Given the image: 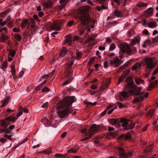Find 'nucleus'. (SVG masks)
<instances>
[{"instance_id":"obj_20","label":"nucleus","mask_w":158,"mask_h":158,"mask_svg":"<svg viewBox=\"0 0 158 158\" xmlns=\"http://www.w3.org/2000/svg\"><path fill=\"white\" fill-rule=\"evenodd\" d=\"M41 122L43 123L44 124L46 127H48L49 125V122L48 119L46 118H43L41 120Z\"/></svg>"},{"instance_id":"obj_1","label":"nucleus","mask_w":158,"mask_h":158,"mask_svg":"<svg viewBox=\"0 0 158 158\" xmlns=\"http://www.w3.org/2000/svg\"><path fill=\"white\" fill-rule=\"evenodd\" d=\"M76 101L74 96L66 97L63 98L60 102V107L64 108L60 109L57 112L59 117L63 118L72 112L71 108L69 106Z\"/></svg>"},{"instance_id":"obj_46","label":"nucleus","mask_w":158,"mask_h":158,"mask_svg":"<svg viewBox=\"0 0 158 158\" xmlns=\"http://www.w3.org/2000/svg\"><path fill=\"white\" fill-rule=\"evenodd\" d=\"M96 41H95V40H93L92 42H90L88 44L89 46H94L97 43Z\"/></svg>"},{"instance_id":"obj_27","label":"nucleus","mask_w":158,"mask_h":158,"mask_svg":"<svg viewBox=\"0 0 158 158\" xmlns=\"http://www.w3.org/2000/svg\"><path fill=\"white\" fill-rule=\"evenodd\" d=\"M153 12V10L152 8H149L146 11L147 16L151 15Z\"/></svg>"},{"instance_id":"obj_42","label":"nucleus","mask_w":158,"mask_h":158,"mask_svg":"<svg viewBox=\"0 0 158 158\" xmlns=\"http://www.w3.org/2000/svg\"><path fill=\"white\" fill-rule=\"evenodd\" d=\"M116 48V46L114 43H112L110 45V47L109 48V50L110 51H112L114 50Z\"/></svg>"},{"instance_id":"obj_16","label":"nucleus","mask_w":158,"mask_h":158,"mask_svg":"<svg viewBox=\"0 0 158 158\" xmlns=\"http://www.w3.org/2000/svg\"><path fill=\"white\" fill-rule=\"evenodd\" d=\"M148 27L151 28H154L157 26L156 23L154 22H150L147 23Z\"/></svg>"},{"instance_id":"obj_44","label":"nucleus","mask_w":158,"mask_h":158,"mask_svg":"<svg viewBox=\"0 0 158 158\" xmlns=\"http://www.w3.org/2000/svg\"><path fill=\"white\" fill-rule=\"evenodd\" d=\"M107 0H97L96 2H98L100 4H105L106 3Z\"/></svg>"},{"instance_id":"obj_23","label":"nucleus","mask_w":158,"mask_h":158,"mask_svg":"<svg viewBox=\"0 0 158 158\" xmlns=\"http://www.w3.org/2000/svg\"><path fill=\"white\" fill-rule=\"evenodd\" d=\"M6 121L5 120V119L1 121V126L5 128H6L9 125V123Z\"/></svg>"},{"instance_id":"obj_8","label":"nucleus","mask_w":158,"mask_h":158,"mask_svg":"<svg viewBox=\"0 0 158 158\" xmlns=\"http://www.w3.org/2000/svg\"><path fill=\"white\" fill-rule=\"evenodd\" d=\"M97 129V128L96 125L94 124L92 125L90 129L85 134L86 135H88L89 134V135H91L92 136L94 133L96 132Z\"/></svg>"},{"instance_id":"obj_36","label":"nucleus","mask_w":158,"mask_h":158,"mask_svg":"<svg viewBox=\"0 0 158 158\" xmlns=\"http://www.w3.org/2000/svg\"><path fill=\"white\" fill-rule=\"evenodd\" d=\"M10 19L9 18H8L3 22H0V25L2 26H3L6 25L7 23L8 22H9V21H10Z\"/></svg>"},{"instance_id":"obj_4","label":"nucleus","mask_w":158,"mask_h":158,"mask_svg":"<svg viewBox=\"0 0 158 158\" xmlns=\"http://www.w3.org/2000/svg\"><path fill=\"white\" fill-rule=\"evenodd\" d=\"M155 59L154 57L145 58L144 62L147 67L151 70L154 69L156 66V63L155 62Z\"/></svg>"},{"instance_id":"obj_5","label":"nucleus","mask_w":158,"mask_h":158,"mask_svg":"<svg viewBox=\"0 0 158 158\" xmlns=\"http://www.w3.org/2000/svg\"><path fill=\"white\" fill-rule=\"evenodd\" d=\"M118 154L120 156V158H128L132 155V153L129 152L126 153L124 149L121 148H118Z\"/></svg>"},{"instance_id":"obj_61","label":"nucleus","mask_w":158,"mask_h":158,"mask_svg":"<svg viewBox=\"0 0 158 158\" xmlns=\"http://www.w3.org/2000/svg\"><path fill=\"white\" fill-rule=\"evenodd\" d=\"M8 23V25L10 27L12 28L13 27V24H12V22L10 20Z\"/></svg>"},{"instance_id":"obj_47","label":"nucleus","mask_w":158,"mask_h":158,"mask_svg":"<svg viewBox=\"0 0 158 158\" xmlns=\"http://www.w3.org/2000/svg\"><path fill=\"white\" fill-rule=\"evenodd\" d=\"M7 67V62L6 61H4L2 64V69L6 68Z\"/></svg>"},{"instance_id":"obj_58","label":"nucleus","mask_w":158,"mask_h":158,"mask_svg":"<svg viewBox=\"0 0 158 158\" xmlns=\"http://www.w3.org/2000/svg\"><path fill=\"white\" fill-rule=\"evenodd\" d=\"M74 21L73 20H71L69 21L67 23V25L69 26H71L74 23Z\"/></svg>"},{"instance_id":"obj_15","label":"nucleus","mask_w":158,"mask_h":158,"mask_svg":"<svg viewBox=\"0 0 158 158\" xmlns=\"http://www.w3.org/2000/svg\"><path fill=\"white\" fill-rule=\"evenodd\" d=\"M9 39V37L7 35H4L2 33L0 37V41L4 42L6 40Z\"/></svg>"},{"instance_id":"obj_43","label":"nucleus","mask_w":158,"mask_h":158,"mask_svg":"<svg viewBox=\"0 0 158 158\" xmlns=\"http://www.w3.org/2000/svg\"><path fill=\"white\" fill-rule=\"evenodd\" d=\"M127 83L130 82H133L132 79L130 77H128L125 81Z\"/></svg>"},{"instance_id":"obj_13","label":"nucleus","mask_w":158,"mask_h":158,"mask_svg":"<svg viewBox=\"0 0 158 158\" xmlns=\"http://www.w3.org/2000/svg\"><path fill=\"white\" fill-rule=\"evenodd\" d=\"M30 23H29V19H25L22 21L20 26L22 29H23L25 27L27 24H28V27L29 26Z\"/></svg>"},{"instance_id":"obj_52","label":"nucleus","mask_w":158,"mask_h":158,"mask_svg":"<svg viewBox=\"0 0 158 158\" xmlns=\"http://www.w3.org/2000/svg\"><path fill=\"white\" fill-rule=\"evenodd\" d=\"M125 78V77H124L123 75H122V76L120 77L118 79V83L119 84L120 83H121L122 81Z\"/></svg>"},{"instance_id":"obj_33","label":"nucleus","mask_w":158,"mask_h":158,"mask_svg":"<svg viewBox=\"0 0 158 158\" xmlns=\"http://www.w3.org/2000/svg\"><path fill=\"white\" fill-rule=\"evenodd\" d=\"M147 6L148 4L143 2H140L136 4V6L139 7H145Z\"/></svg>"},{"instance_id":"obj_11","label":"nucleus","mask_w":158,"mask_h":158,"mask_svg":"<svg viewBox=\"0 0 158 158\" xmlns=\"http://www.w3.org/2000/svg\"><path fill=\"white\" fill-rule=\"evenodd\" d=\"M140 40V37L137 36L135 37L134 38L132 39V42L131 43V45H134L136 44H139Z\"/></svg>"},{"instance_id":"obj_2","label":"nucleus","mask_w":158,"mask_h":158,"mask_svg":"<svg viewBox=\"0 0 158 158\" xmlns=\"http://www.w3.org/2000/svg\"><path fill=\"white\" fill-rule=\"evenodd\" d=\"M127 88L128 90V92L132 95H139V96L135 98L133 102L135 103H139L142 102L144 98L148 97V93L144 94V92L141 93V87H137L136 85L133 83L130 82L127 83Z\"/></svg>"},{"instance_id":"obj_7","label":"nucleus","mask_w":158,"mask_h":158,"mask_svg":"<svg viewBox=\"0 0 158 158\" xmlns=\"http://www.w3.org/2000/svg\"><path fill=\"white\" fill-rule=\"evenodd\" d=\"M51 28L52 30L56 31L60 30V22L59 21L54 22L53 24L51 27Z\"/></svg>"},{"instance_id":"obj_29","label":"nucleus","mask_w":158,"mask_h":158,"mask_svg":"<svg viewBox=\"0 0 158 158\" xmlns=\"http://www.w3.org/2000/svg\"><path fill=\"white\" fill-rule=\"evenodd\" d=\"M128 63H126L124 64L122 66H121L118 70V73L121 72L128 65Z\"/></svg>"},{"instance_id":"obj_31","label":"nucleus","mask_w":158,"mask_h":158,"mask_svg":"<svg viewBox=\"0 0 158 158\" xmlns=\"http://www.w3.org/2000/svg\"><path fill=\"white\" fill-rule=\"evenodd\" d=\"M114 15L117 17H121L123 16V14L120 12L118 11L117 10L114 11Z\"/></svg>"},{"instance_id":"obj_59","label":"nucleus","mask_w":158,"mask_h":158,"mask_svg":"<svg viewBox=\"0 0 158 158\" xmlns=\"http://www.w3.org/2000/svg\"><path fill=\"white\" fill-rule=\"evenodd\" d=\"M12 135H7L5 134L4 135V136L6 138H7L10 140L12 139V138H11Z\"/></svg>"},{"instance_id":"obj_53","label":"nucleus","mask_w":158,"mask_h":158,"mask_svg":"<svg viewBox=\"0 0 158 158\" xmlns=\"http://www.w3.org/2000/svg\"><path fill=\"white\" fill-rule=\"evenodd\" d=\"M117 103L118 105V106L119 108H122L125 106V105H124L123 103L121 102H117Z\"/></svg>"},{"instance_id":"obj_40","label":"nucleus","mask_w":158,"mask_h":158,"mask_svg":"<svg viewBox=\"0 0 158 158\" xmlns=\"http://www.w3.org/2000/svg\"><path fill=\"white\" fill-rule=\"evenodd\" d=\"M52 152V149L51 148H49L45 149L43 151V152L46 154H49Z\"/></svg>"},{"instance_id":"obj_48","label":"nucleus","mask_w":158,"mask_h":158,"mask_svg":"<svg viewBox=\"0 0 158 158\" xmlns=\"http://www.w3.org/2000/svg\"><path fill=\"white\" fill-rule=\"evenodd\" d=\"M94 39L93 37H90L88 38L85 41L86 43H89L91 41H93L94 40Z\"/></svg>"},{"instance_id":"obj_12","label":"nucleus","mask_w":158,"mask_h":158,"mask_svg":"<svg viewBox=\"0 0 158 158\" xmlns=\"http://www.w3.org/2000/svg\"><path fill=\"white\" fill-rule=\"evenodd\" d=\"M120 122L121 123H122L121 125L123 127H125L127 126V125L128 123L129 120L127 119L124 118H121L120 119Z\"/></svg>"},{"instance_id":"obj_30","label":"nucleus","mask_w":158,"mask_h":158,"mask_svg":"<svg viewBox=\"0 0 158 158\" xmlns=\"http://www.w3.org/2000/svg\"><path fill=\"white\" fill-rule=\"evenodd\" d=\"M135 81L136 84H140V83L141 82L143 84L144 83V81L141 80L140 78L136 77L135 79Z\"/></svg>"},{"instance_id":"obj_56","label":"nucleus","mask_w":158,"mask_h":158,"mask_svg":"<svg viewBox=\"0 0 158 158\" xmlns=\"http://www.w3.org/2000/svg\"><path fill=\"white\" fill-rule=\"evenodd\" d=\"M50 91V89H49L47 87H46L42 89V91L43 92H45L47 91Z\"/></svg>"},{"instance_id":"obj_9","label":"nucleus","mask_w":158,"mask_h":158,"mask_svg":"<svg viewBox=\"0 0 158 158\" xmlns=\"http://www.w3.org/2000/svg\"><path fill=\"white\" fill-rule=\"evenodd\" d=\"M131 95H132L128 91L127 92L125 91H122L120 93L119 95V100L121 101H122L123 100L122 97L124 98H127Z\"/></svg>"},{"instance_id":"obj_24","label":"nucleus","mask_w":158,"mask_h":158,"mask_svg":"<svg viewBox=\"0 0 158 158\" xmlns=\"http://www.w3.org/2000/svg\"><path fill=\"white\" fill-rule=\"evenodd\" d=\"M76 58L77 59H80L81 58L82 56V53L81 52H79L78 50H76L75 52Z\"/></svg>"},{"instance_id":"obj_55","label":"nucleus","mask_w":158,"mask_h":158,"mask_svg":"<svg viewBox=\"0 0 158 158\" xmlns=\"http://www.w3.org/2000/svg\"><path fill=\"white\" fill-rule=\"evenodd\" d=\"M154 86V85H153V83H152L151 82V83H150L149 85L148 90H150V89H152Z\"/></svg>"},{"instance_id":"obj_38","label":"nucleus","mask_w":158,"mask_h":158,"mask_svg":"<svg viewBox=\"0 0 158 158\" xmlns=\"http://www.w3.org/2000/svg\"><path fill=\"white\" fill-rule=\"evenodd\" d=\"M54 156L56 158H64L65 157L66 155H64L63 154L57 153L55 154Z\"/></svg>"},{"instance_id":"obj_35","label":"nucleus","mask_w":158,"mask_h":158,"mask_svg":"<svg viewBox=\"0 0 158 158\" xmlns=\"http://www.w3.org/2000/svg\"><path fill=\"white\" fill-rule=\"evenodd\" d=\"M109 122L112 125H115L117 123V120L115 119L111 118L109 119Z\"/></svg>"},{"instance_id":"obj_34","label":"nucleus","mask_w":158,"mask_h":158,"mask_svg":"<svg viewBox=\"0 0 158 158\" xmlns=\"http://www.w3.org/2000/svg\"><path fill=\"white\" fill-rule=\"evenodd\" d=\"M72 80V78L71 77H69L67 80L64 83L63 85H67Z\"/></svg>"},{"instance_id":"obj_28","label":"nucleus","mask_w":158,"mask_h":158,"mask_svg":"<svg viewBox=\"0 0 158 158\" xmlns=\"http://www.w3.org/2000/svg\"><path fill=\"white\" fill-rule=\"evenodd\" d=\"M16 119L15 117L10 116L6 118L5 119V120L15 122Z\"/></svg>"},{"instance_id":"obj_3","label":"nucleus","mask_w":158,"mask_h":158,"mask_svg":"<svg viewBox=\"0 0 158 158\" xmlns=\"http://www.w3.org/2000/svg\"><path fill=\"white\" fill-rule=\"evenodd\" d=\"M92 10L91 7L86 6L80 8L77 11L79 19L83 26L88 24L90 20V16L89 13Z\"/></svg>"},{"instance_id":"obj_10","label":"nucleus","mask_w":158,"mask_h":158,"mask_svg":"<svg viewBox=\"0 0 158 158\" xmlns=\"http://www.w3.org/2000/svg\"><path fill=\"white\" fill-rule=\"evenodd\" d=\"M123 61L120 60L118 57L116 56L111 62V64H114L116 65L115 67H118L122 62Z\"/></svg>"},{"instance_id":"obj_51","label":"nucleus","mask_w":158,"mask_h":158,"mask_svg":"<svg viewBox=\"0 0 158 158\" xmlns=\"http://www.w3.org/2000/svg\"><path fill=\"white\" fill-rule=\"evenodd\" d=\"M52 75V74H51L49 73V74L44 75L42 77V78L44 79V78H45L46 79H47L48 78V77H51Z\"/></svg>"},{"instance_id":"obj_60","label":"nucleus","mask_w":158,"mask_h":158,"mask_svg":"<svg viewBox=\"0 0 158 158\" xmlns=\"http://www.w3.org/2000/svg\"><path fill=\"white\" fill-rule=\"evenodd\" d=\"M108 135L110 136H111L114 137L117 135V133H114V132H110L109 133Z\"/></svg>"},{"instance_id":"obj_41","label":"nucleus","mask_w":158,"mask_h":158,"mask_svg":"<svg viewBox=\"0 0 158 158\" xmlns=\"http://www.w3.org/2000/svg\"><path fill=\"white\" fill-rule=\"evenodd\" d=\"M15 38L16 40L18 41H20L21 40V36L19 34H15Z\"/></svg>"},{"instance_id":"obj_32","label":"nucleus","mask_w":158,"mask_h":158,"mask_svg":"<svg viewBox=\"0 0 158 158\" xmlns=\"http://www.w3.org/2000/svg\"><path fill=\"white\" fill-rule=\"evenodd\" d=\"M155 112V110L153 109H152L149 110L147 114V116L151 118Z\"/></svg>"},{"instance_id":"obj_63","label":"nucleus","mask_w":158,"mask_h":158,"mask_svg":"<svg viewBox=\"0 0 158 158\" xmlns=\"http://www.w3.org/2000/svg\"><path fill=\"white\" fill-rule=\"evenodd\" d=\"M103 5V4H102L101 6L102 9L105 10L108 8V6H104Z\"/></svg>"},{"instance_id":"obj_45","label":"nucleus","mask_w":158,"mask_h":158,"mask_svg":"<svg viewBox=\"0 0 158 158\" xmlns=\"http://www.w3.org/2000/svg\"><path fill=\"white\" fill-rule=\"evenodd\" d=\"M129 73L130 70H126L124 72L122 75L126 77Z\"/></svg>"},{"instance_id":"obj_6","label":"nucleus","mask_w":158,"mask_h":158,"mask_svg":"<svg viewBox=\"0 0 158 158\" xmlns=\"http://www.w3.org/2000/svg\"><path fill=\"white\" fill-rule=\"evenodd\" d=\"M120 46V49L123 52L127 53L129 55H130L131 53V50L128 45L121 44Z\"/></svg>"},{"instance_id":"obj_22","label":"nucleus","mask_w":158,"mask_h":158,"mask_svg":"<svg viewBox=\"0 0 158 158\" xmlns=\"http://www.w3.org/2000/svg\"><path fill=\"white\" fill-rule=\"evenodd\" d=\"M9 100V98L7 97L3 101H2V104L1 106V107H2L6 106L8 104V101Z\"/></svg>"},{"instance_id":"obj_49","label":"nucleus","mask_w":158,"mask_h":158,"mask_svg":"<svg viewBox=\"0 0 158 158\" xmlns=\"http://www.w3.org/2000/svg\"><path fill=\"white\" fill-rule=\"evenodd\" d=\"M94 61V58H92L90 59L89 60V61L88 63V65H91L93 62Z\"/></svg>"},{"instance_id":"obj_50","label":"nucleus","mask_w":158,"mask_h":158,"mask_svg":"<svg viewBox=\"0 0 158 158\" xmlns=\"http://www.w3.org/2000/svg\"><path fill=\"white\" fill-rule=\"evenodd\" d=\"M15 53V51H11L9 53V55L10 56H11L12 57H14Z\"/></svg>"},{"instance_id":"obj_64","label":"nucleus","mask_w":158,"mask_h":158,"mask_svg":"<svg viewBox=\"0 0 158 158\" xmlns=\"http://www.w3.org/2000/svg\"><path fill=\"white\" fill-rule=\"evenodd\" d=\"M112 42V40L109 38L107 37L106 39V42L107 43H111Z\"/></svg>"},{"instance_id":"obj_37","label":"nucleus","mask_w":158,"mask_h":158,"mask_svg":"<svg viewBox=\"0 0 158 158\" xmlns=\"http://www.w3.org/2000/svg\"><path fill=\"white\" fill-rule=\"evenodd\" d=\"M78 149H76V148H71L70 150L68 151V153H76Z\"/></svg>"},{"instance_id":"obj_17","label":"nucleus","mask_w":158,"mask_h":158,"mask_svg":"<svg viewBox=\"0 0 158 158\" xmlns=\"http://www.w3.org/2000/svg\"><path fill=\"white\" fill-rule=\"evenodd\" d=\"M131 138V135L130 133L127 134H124L122 135L120 137V138H121L123 139L127 140Z\"/></svg>"},{"instance_id":"obj_14","label":"nucleus","mask_w":158,"mask_h":158,"mask_svg":"<svg viewBox=\"0 0 158 158\" xmlns=\"http://www.w3.org/2000/svg\"><path fill=\"white\" fill-rule=\"evenodd\" d=\"M141 66V64L139 62H137L135 64L131 67V69L132 70H135L140 68Z\"/></svg>"},{"instance_id":"obj_18","label":"nucleus","mask_w":158,"mask_h":158,"mask_svg":"<svg viewBox=\"0 0 158 158\" xmlns=\"http://www.w3.org/2000/svg\"><path fill=\"white\" fill-rule=\"evenodd\" d=\"M63 50L59 53V56L60 57L64 56L66 54L67 51L65 48H63Z\"/></svg>"},{"instance_id":"obj_26","label":"nucleus","mask_w":158,"mask_h":158,"mask_svg":"<svg viewBox=\"0 0 158 158\" xmlns=\"http://www.w3.org/2000/svg\"><path fill=\"white\" fill-rule=\"evenodd\" d=\"M71 37L68 36L64 40V43L70 46L71 45Z\"/></svg>"},{"instance_id":"obj_21","label":"nucleus","mask_w":158,"mask_h":158,"mask_svg":"<svg viewBox=\"0 0 158 158\" xmlns=\"http://www.w3.org/2000/svg\"><path fill=\"white\" fill-rule=\"evenodd\" d=\"M152 145H150L149 146H148L145 147L144 149V152L146 153H148L151 152L152 150Z\"/></svg>"},{"instance_id":"obj_19","label":"nucleus","mask_w":158,"mask_h":158,"mask_svg":"<svg viewBox=\"0 0 158 158\" xmlns=\"http://www.w3.org/2000/svg\"><path fill=\"white\" fill-rule=\"evenodd\" d=\"M43 5L45 7L50 8L52 5V2L49 0L47 2H45L43 3Z\"/></svg>"},{"instance_id":"obj_57","label":"nucleus","mask_w":158,"mask_h":158,"mask_svg":"<svg viewBox=\"0 0 158 158\" xmlns=\"http://www.w3.org/2000/svg\"><path fill=\"white\" fill-rule=\"evenodd\" d=\"M48 102H46L42 106V107L43 108H46L48 107Z\"/></svg>"},{"instance_id":"obj_25","label":"nucleus","mask_w":158,"mask_h":158,"mask_svg":"<svg viewBox=\"0 0 158 158\" xmlns=\"http://www.w3.org/2000/svg\"><path fill=\"white\" fill-rule=\"evenodd\" d=\"M135 123H131L128 126L123 128L124 130H127L128 129H131L133 128L135 125Z\"/></svg>"},{"instance_id":"obj_54","label":"nucleus","mask_w":158,"mask_h":158,"mask_svg":"<svg viewBox=\"0 0 158 158\" xmlns=\"http://www.w3.org/2000/svg\"><path fill=\"white\" fill-rule=\"evenodd\" d=\"M87 135L88 136H87V137H85V138H84L83 139H81L80 140L81 141H84L86 140H87L88 139L90 138L91 137V136H92L91 135H89V134L88 135Z\"/></svg>"},{"instance_id":"obj_39","label":"nucleus","mask_w":158,"mask_h":158,"mask_svg":"<svg viewBox=\"0 0 158 158\" xmlns=\"http://www.w3.org/2000/svg\"><path fill=\"white\" fill-rule=\"evenodd\" d=\"M11 72L12 73V75H14L15 74L16 71L15 69V66L14 64L11 65Z\"/></svg>"},{"instance_id":"obj_62","label":"nucleus","mask_w":158,"mask_h":158,"mask_svg":"<svg viewBox=\"0 0 158 158\" xmlns=\"http://www.w3.org/2000/svg\"><path fill=\"white\" fill-rule=\"evenodd\" d=\"M24 73V72L23 71H21L18 75L19 77V78L21 77L23 75Z\"/></svg>"}]
</instances>
